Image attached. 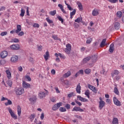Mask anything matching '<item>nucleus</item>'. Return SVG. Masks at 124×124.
I'll use <instances>...</instances> for the list:
<instances>
[{
  "label": "nucleus",
  "instance_id": "f257e3e1",
  "mask_svg": "<svg viewBox=\"0 0 124 124\" xmlns=\"http://www.w3.org/2000/svg\"><path fill=\"white\" fill-rule=\"evenodd\" d=\"M45 91H46L45 92L41 91L39 93L38 96L40 99H42V98H44V97H46V95H48V94L49 93L48 91L45 89Z\"/></svg>",
  "mask_w": 124,
  "mask_h": 124
},
{
  "label": "nucleus",
  "instance_id": "f03ea898",
  "mask_svg": "<svg viewBox=\"0 0 124 124\" xmlns=\"http://www.w3.org/2000/svg\"><path fill=\"white\" fill-rule=\"evenodd\" d=\"M16 93L17 95H22L25 93L24 89L22 87L16 88L15 90Z\"/></svg>",
  "mask_w": 124,
  "mask_h": 124
},
{
  "label": "nucleus",
  "instance_id": "7ed1b4c3",
  "mask_svg": "<svg viewBox=\"0 0 124 124\" xmlns=\"http://www.w3.org/2000/svg\"><path fill=\"white\" fill-rule=\"evenodd\" d=\"M7 109L12 118H13V119H14V120H17V119H18V117H17V115L15 114V113H14V111H13L11 108L9 107L7 108Z\"/></svg>",
  "mask_w": 124,
  "mask_h": 124
},
{
  "label": "nucleus",
  "instance_id": "20e7f679",
  "mask_svg": "<svg viewBox=\"0 0 124 124\" xmlns=\"http://www.w3.org/2000/svg\"><path fill=\"white\" fill-rule=\"evenodd\" d=\"M20 48L21 47L20 46V45L17 44H13L10 46V49L13 51H17L18 50H20Z\"/></svg>",
  "mask_w": 124,
  "mask_h": 124
},
{
  "label": "nucleus",
  "instance_id": "39448f33",
  "mask_svg": "<svg viewBox=\"0 0 124 124\" xmlns=\"http://www.w3.org/2000/svg\"><path fill=\"white\" fill-rule=\"evenodd\" d=\"M62 105V103H58L57 104L53 106L52 109L53 111H57V110H58V109H59V108H60Z\"/></svg>",
  "mask_w": 124,
  "mask_h": 124
},
{
  "label": "nucleus",
  "instance_id": "423d86ee",
  "mask_svg": "<svg viewBox=\"0 0 124 124\" xmlns=\"http://www.w3.org/2000/svg\"><path fill=\"white\" fill-rule=\"evenodd\" d=\"M113 103L116 106H122V102L120 101L116 97H113Z\"/></svg>",
  "mask_w": 124,
  "mask_h": 124
},
{
  "label": "nucleus",
  "instance_id": "0eeeda50",
  "mask_svg": "<svg viewBox=\"0 0 124 124\" xmlns=\"http://www.w3.org/2000/svg\"><path fill=\"white\" fill-rule=\"evenodd\" d=\"M19 57L17 55H13L11 58L10 61L11 62H13V63H16L18 62V60Z\"/></svg>",
  "mask_w": 124,
  "mask_h": 124
},
{
  "label": "nucleus",
  "instance_id": "6e6552de",
  "mask_svg": "<svg viewBox=\"0 0 124 124\" xmlns=\"http://www.w3.org/2000/svg\"><path fill=\"white\" fill-rule=\"evenodd\" d=\"M66 48H65V52L68 55H69L71 51V45L70 44H68L66 45Z\"/></svg>",
  "mask_w": 124,
  "mask_h": 124
},
{
  "label": "nucleus",
  "instance_id": "1a4fd4ad",
  "mask_svg": "<svg viewBox=\"0 0 124 124\" xmlns=\"http://www.w3.org/2000/svg\"><path fill=\"white\" fill-rule=\"evenodd\" d=\"M22 87L24 89H30L31 88V84L23 81L22 82Z\"/></svg>",
  "mask_w": 124,
  "mask_h": 124
},
{
  "label": "nucleus",
  "instance_id": "9d476101",
  "mask_svg": "<svg viewBox=\"0 0 124 124\" xmlns=\"http://www.w3.org/2000/svg\"><path fill=\"white\" fill-rule=\"evenodd\" d=\"M92 14L93 16H98V15H99V10L97 8H94L92 11Z\"/></svg>",
  "mask_w": 124,
  "mask_h": 124
},
{
  "label": "nucleus",
  "instance_id": "9b49d317",
  "mask_svg": "<svg viewBox=\"0 0 124 124\" xmlns=\"http://www.w3.org/2000/svg\"><path fill=\"white\" fill-rule=\"evenodd\" d=\"M0 56L1 59H5L8 56V52L6 51H3L0 53Z\"/></svg>",
  "mask_w": 124,
  "mask_h": 124
},
{
  "label": "nucleus",
  "instance_id": "f8f14e48",
  "mask_svg": "<svg viewBox=\"0 0 124 124\" xmlns=\"http://www.w3.org/2000/svg\"><path fill=\"white\" fill-rule=\"evenodd\" d=\"M88 87L90 90L93 91V93H97V89H96V88H95L94 86L91 85V84H88Z\"/></svg>",
  "mask_w": 124,
  "mask_h": 124
},
{
  "label": "nucleus",
  "instance_id": "ddd939ff",
  "mask_svg": "<svg viewBox=\"0 0 124 124\" xmlns=\"http://www.w3.org/2000/svg\"><path fill=\"white\" fill-rule=\"evenodd\" d=\"M72 111V112H74V111H76V112H84V109L80 108V107H75Z\"/></svg>",
  "mask_w": 124,
  "mask_h": 124
},
{
  "label": "nucleus",
  "instance_id": "4468645a",
  "mask_svg": "<svg viewBox=\"0 0 124 124\" xmlns=\"http://www.w3.org/2000/svg\"><path fill=\"white\" fill-rule=\"evenodd\" d=\"M77 97L79 99V100H80V101H82V102H89V100L80 95H78Z\"/></svg>",
  "mask_w": 124,
  "mask_h": 124
},
{
  "label": "nucleus",
  "instance_id": "2eb2a0df",
  "mask_svg": "<svg viewBox=\"0 0 124 124\" xmlns=\"http://www.w3.org/2000/svg\"><path fill=\"white\" fill-rule=\"evenodd\" d=\"M46 22L50 25V27L54 26V21L50 19L49 17L46 18Z\"/></svg>",
  "mask_w": 124,
  "mask_h": 124
},
{
  "label": "nucleus",
  "instance_id": "dca6fc26",
  "mask_svg": "<svg viewBox=\"0 0 124 124\" xmlns=\"http://www.w3.org/2000/svg\"><path fill=\"white\" fill-rule=\"evenodd\" d=\"M119 74H120V72L117 70H114L112 71V73H111V75L112 78H113V77H115V76L117 75H119Z\"/></svg>",
  "mask_w": 124,
  "mask_h": 124
},
{
  "label": "nucleus",
  "instance_id": "f3484780",
  "mask_svg": "<svg viewBox=\"0 0 124 124\" xmlns=\"http://www.w3.org/2000/svg\"><path fill=\"white\" fill-rule=\"evenodd\" d=\"M104 106H105V102L102 101L99 102V108L100 110L103 109Z\"/></svg>",
  "mask_w": 124,
  "mask_h": 124
},
{
  "label": "nucleus",
  "instance_id": "a211bd4d",
  "mask_svg": "<svg viewBox=\"0 0 124 124\" xmlns=\"http://www.w3.org/2000/svg\"><path fill=\"white\" fill-rule=\"evenodd\" d=\"M17 115L18 117H20L21 116V113H22V108L21 106L18 105L17 107Z\"/></svg>",
  "mask_w": 124,
  "mask_h": 124
},
{
  "label": "nucleus",
  "instance_id": "6ab92c4d",
  "mask_svg": "<svg viewBox=\"0 0 124 124\" xmlns=\"http://www.w3.org/2000/svg\"><path fill=\"white\" fill-rule=\"evenodd\" d=\"M5 72L8 79H11L12 76H11V72H10V71L9 69H8L6 70Z\"/></svg>",
  "mask_w": 124,
  "mask_h": 124
},
{
  "label": "nucleus",
  "instance_id": "aec40b11",
  "mask_svg": "<svg viewBox=\"0 0 124 124\" xmlns=\"http://www.w3.org/2000/svg\"><path fill=\"white\" fill-rule=\"evenodd\" d=\"M44 58L45 61H48L49 58H50V54H49V51H46L45 55H44Z\"/></svg>",
  "mask_w": 124,
  "mask_h": 124
},
{
  "label": "nucleus",
  "instance_id": "412c9836",
  "mask_svg": "<svg viewBox=\"0 0 124 124\" xmlns=\"http://www.w3.org/2000/svg\"><path fill=\"white\" fill-rule=\"evenodd\" d=\"M22 31V28H21V25H16V30L15 31L16 33H19L20 31Z\"/></svg>",
  "mask_w": 124,
  "mask_h": 124
},
{
  "label": "nucleus",
  "instance_id": "4be33fe9",
  "mask_svg": "<svg viewBox=\"0 0 124 124\" xmlns=\"http://www.w3.org/2000/svg\"><path fill=\"white\" fill-rule=\"evenodd\" d=\"M90 60H91V57L88 56L84 58L82 61V63H87V62H88Z\"/></svg>",
  "mask_w": 124,
  "mask_h": 124
},
{
  "label": "nucleus",
  "instance_id": "5701e85b",
  "mask_svg": "<svg viewBox=\"0 0 124 124\" xmlns=\"http://www.w3.org/2000/svg\"><path fill=\"white\" fill-rule=\"evenodd\" d=\"M107 41V39H103V40L102 41V42L100 45V47H101L102 48L104 47V46H105V45L106 44Z\"/></svg>",
  "mask_w": 124,
  "mask_h": 124
},
{
  "label": "nucleus",
  "instance_id": "b1692460",
  "mask_svg": "<svg viewBox=\"0 0 124 124\" xmlns=\"http://www.w3.org/2000/svg\"><path fill=\"white\" fill-rule=\"evenodd\" d=\"M77 4L79 8V10H80V11H83V6L82 5L81 2H80L79 1H77Z\"/></svg>",
  "mask_w": 124,
  "mask_h": 124
},
{
  "label": "nucleus",
  "instance_id": "393cba45",
  "mask_svg": "<svg viewBox=\"0 0 124 124\" xmlns=\"http://www.w3.org/2000/svg\"><path fill=\"white\" fill-rule=\"evenodd\" d=\"M58 7L60 8L62 13H63L64 14H66V12H65V11L64 10V9H63V6H62V5L61 4H59Z\"/></svg>",
  "mask_w": 124,
  "mask_h": 124
},
{
  "label": "nucleus",
  "instance_id": "a878e982",
  "mask_svg": "<svg viewBox=\"0 0 124 124\" xmlns=\"http://www.w3.org/2000/svg\"><path fill=\"white\" fill-rule=\"evenodd\" d=\"M76 92L78 93H81V86L80 83H78L76 88Z\"/></svg>",
  "mask_w": 124,
  "mask_h": 124
},
{
  "label": "nucleus",
  "instance_id": "bb28decb",
  "mask_svg": "<svg viewBox=\"0 0 124 124\" xmlns=\"http://www.w3.org/2000/svg\"><path fill=\"white\" fill-rule=\"evenodd\" d=\"M115 48H114V44L112 43L109 46V52L110 53H113Z\"/></svg>",
  "mask_w": 124,
  "mask_h": 124
},
{
  "label": "nucleus",
  "instance_id": "cd10ccee",
  "mask_svg": "<svg viewBox=\"0 0 124 124\" xmlns=\"http://www.w3.org/2000/svg\"><path fill=\"white\" fill-rule=\"evenodd\" d=\"M114 93H115V94H117V95H119V94H120V92H119V89H118V87H117V85L115 86L114 89Z\"/></svg>",
  "mask_w": 124,
  "mask_h": 124
},
{
  "label": "nucleus",
  "instance_id": "c85d7f7f",
  "mask_svg": "<svg viewBox=\"0 0 124 124\" xmlns=\"http://www.w3.org/2000/svg\"><path fill=\"white\" fill-rule=\"evenodd\" d=\"M29 101H31V102H35L36 101V96H32L31 97L29 98Z\"/></svg>",
  "mask_w": 124,
  "mask_h": 124
},
{
  "label": "nucleus",
  "instance_id": "c756f323",
  "mask_svg": "<svg viewBox=\"0 0 124 124\" xmlns=\"http://www.w3.org/2000/svg\"><path fill=\"white\" fill-rule=\"evenodd\" d=\"M80 74H84V71L83 70H80L78 71L75 75V77H78Z\"/></svg>",
  "mask_w": 124,
  "mask_h": 124
},
{
  "label": "nucleus",
  "instance_id": "7c9ffc66",
  "mask_svg": "<svg viewBox=\"0 0 124 124\" xmlns=\"http://www.w3.org/2000/svg\"><path fill=\"white\" fill-rule=\"evenodd\" d=\"M112 124H119V120L117 118H114L113 119L112 122Z\"/></svg>",
  "mask_w": 124,
  "mask_h": 124
},
{
  "label": "nucleus",
  "instance_id": "2f4dec72",
  "mask_svg": "<svg viewBox=\"0 0 124 124\" xmlns=\"http://www.w3.org/2000/svg\"><path fill=\"white\" fill-rule=\"evenodd\" d=\"M120 23L118 22H115L114 23V28L115 29V30H119V29H120Z\"/></svg>",
  "mask_w": 124,
  "mask_h": 124
},
{
  "label": "nucleus",
  "instance_id": "473e14b6",
  "mask_svg": "<svg viewBox=\"0 0 124 124\" xmlns=\"http://www.w3.org/2000/svg\"><path fill=\"white\" fill-rule=\"evenodd\" d=\"M70 75H71V73L70 71H68L67 73L63 75V77H64V78H67V77H69Z\"/></svg>",
  "mask_w": 124,
  "mask_h": 124
},
{
  "label": "nucleus",
  "instance_id": "72a5a7b5",
  "mask_svg": "<svg viewBox=\"0 0 124 124\" xmlns=\"http://www.w3.org/2000/svg\"><path fill=\"white\" fill-rule=\"evenodd\" d=\"M76 14V10H74L72 12L70 13V18L72 19L73 16Z\"/></svg>",
  "mask_w": 124,
  "mask_h": 124
},
{
  "label": "nucleus",
  "instance_id": "f704fd0d",
  "mask_svg": "<svg viewBox=\"0 0 124 124\" xmlns=\"http://www.w3.org/2000/svg\"><path fill=\"white\" fill-rule=\"evenodd\" d=\"M25 12H26V11H25V10H24L23 8H22L21 10V13L20 14V16L21 17H24V16H25Z\"/></svg>",
  "mask_w": 124,
  "mask_h": 124
},
{
  "label": "nucleus",
  "instance_id": "c9c22d12",
  "mask_svg": "<svg viewBox=\"0 0 124 124\" xmlns=\"http://www.w3.org/2000/svg\"><path fill=\"white\" fill-rule=\"evenodd\" d=\"M92 61L93 62H95L97 61V56L94 55L92 57Z\"/></svg>",
  "mask_w": 124,
  "mask_h": 124
},
{
  "label": "nucleus",
  "instance_id": "e433bc0d",
  "mask_svg": "<svg viewBox=\"0 0 124 124\" xmlns=\"http://www.w3.org/2000/svg\"><path fill=\"white\" fill-rule=\"evenodd\" d=\"M123 16V13L121 11H118L117 12V16L118 18H122V16Z\"/></svg>",
  "mask_w": 124,
  "mask_h": 124
},
{
  "label": "nucleus",
  "instance_id": "4c0bfd02",
  "mask_svg": "<svg viewBox=\"0 0 124 124\" xmlns=\"http://www.w3.org/2000/svg\"><path fill=\"white\" fill-rule=\"evenodd\" d=\"M84 94L87 96L88 98H90V91L89 90H86L84 93Z\"/></svg>",
  "mask_w": 124,
  "mask_h": 124
},
{
  "label": "nucleus",
  "instance_id": "58836bf2",
  "mask_svg": "<svg viewBox=\"0 0 124 124\" xmlns=\"http://www.w3.org/2000/svg\"><path fill=\"white\" fill-rule=\"evenodd\" d=\"M82 21H83L82 17H78L75 20V22H76V23H81Z\"/></svg>",
  "mask_w": 124,
  "mask_h": 124
},
{
  "label": "nucleus",
  "instance_id": "ea45409f",
  "mask_svg": "<svg viewBox=\"0 0 124 124\" xmlns=\"http://www.w3.org/2000/svg\"><path fill=\"white\" fill-rule=\"evenodd\" d=\"M7 100V102L5 103V106H7L8 105H11V104H12V101H11V100Z\"/></svg>",
  "mask_w": 124,
  "mask_h": 124
},
{
  "label": "nucleus",
  "instance_id": "a19ab883",
  "mask_svg": "<svg viewBox=\"0 0 124 124\" xmlns=\"http://www.w3.org/2000/svg\"><path fill=\"white\" fill-rule=\"evenodd\" d=\"M35 118V114H31V116H30V117L31 121L32 122V121H33V120H34Z\"/></svg>",
  "mask_w": 124,
  "mask_h": 124
},
{
  "label": "nucleus",
  "instance_id": "79ce46f5",
  "mask_svg": "<svg viewBox=\"0 0 124 124\" xmlns=\"http://www.w3.org/2000/svg\"><path fill=\"white\" fill-rule=\"evenodd\" d=\"M72 96H75V93L74 92H72L69 94H68V97L70 98V97H72Z\"/></svg>",
  "mask_w": 124,
  "mask_h": 124
},
{
  "label": "nucleus",
  "instance_id": "37998d69",
  "mask_svg": "<svg viewBox=\"0 0 124 124\" xmlns=\"http://www.w3.org/2000/svg\"><path fill=\"white\" fill-rule=\"evenodd\" d=\"M59 111L60 112H66V108L63 107H61L59 108Z\"/></svg>",
  "mask_w": 124,
  "mask_h": 124
},
{
  "label": "nucleus",
  "instance_id": "c03bdc74",
  "mask_svg": "<svg viewBox=\"0 0 124 124\" xmlns=\"http://www.w3.org/2000/svg\"><path fill=\"white\" fill-rule=\"evenodd\" d=\"M59 57H60V58H61V59H63V60H65V59H66L65 56H64V54L59 53Z\"/></svg>",
  "mask_w": 124,
  "mask_h": 124
},
{
  "label": "nucleus",
  "instance_id": "a18cd8bd",
  "mask_svg": "<svg viewBox=\"0 0 124 124\" xmlns=\"http://www.w3.org/2000/svg\"><path fill=\"white\" fill-rule=\"evenodd\" d=\"M85 73H86V74H90V73H91V72H92V70L90 69H86L85 71H84Z\"/></svg>",
  "mask_w": 124,
  "mask_h": 124
},
{
  "label": "nucleus",
  "instance_id": "49530a36",
  "mask_svg": "<svg viewBox=\"0 0 124 124\" xmlns=\"http://www.w3.org/2000/svg\"><path fill=\"white\" fill-rule=\"evenodd\" d=\"M56 10H54L53 11L49 12L50 15H51V16H55L56 15Z\"/></svg>",
  "mask_w": 124,
  "mask_h": 124
},
{
  "label": "nucleus",
  "instance_id": "de8ad7c7",
  "mask_svg": "<svg viewBox=\"0 0 124 124\" xmlns=\"http://www.w3.org/2000/svg\"><path fill=\"white\" fill-rule=\"evenodd\" d=\"M57 18L58 20H59V21H60L62 24L63 23V19H62V16H57Z\"/></svg>",
  "mask_w": 124,
  "mask_h": 124
},
{
  "label": "nucleus",
  "instance_id": "09e8293b",
  "mask_svg": "<svg viewBox=\"0 0 124 124\" xmlns=\"http://www.w3.org/2000/svg\"><path fill=\"white\" fill-rule=\"evenodd\" d=\"M24 78L25 79H27L28 81H29L31 82V77H30V76H24Z\"/></svg>",
  "mask_w": 124,
  "mask_h": 124
},
{
  "label": "nucleus",
  "instance_id": "8fccbe9b",
  "mask_svg": "<svg viewBox=\"0 0 124 124\" xmlns=\"http://www.w3.org/2000/svg\"><path fill=\"white\" fill-rule=\"evenodd\" d=\"M52 38H53V39H54V40H60V38H59V37H58V35H52Z\"/></svg>",
  "mask_w": 124,
  "mask_h": 124
},
{
  "label": "nucleus",
  "instance_id": "3c124183",
  "mask_svg": "<svg viewBox=\"0 0 124 124\" xmlns=\"http://www.w3.org/2000/svg\"><path fill=\"white\" fill-rule=\"evenodd\" d=\"M92 41H93V38H90V39H88L86 40V43L87 44H90L92 43Z\"/></svg>",
  "mask_w": 124,
  "mask_h": 124
},
{
  "label": "nucleus",
  "instance_id": "603ef678",
  "mask_svg": "<svg viewBox=\"0 0 124 124\" xmlns=\"http://www.w3.org/2000/svg\"><path fill=\"white\" fill-rule=\"evenodd\" d=\"M12 41L14 43H18V42H19V39H18L17 38H14L12 39Z\"/></svg>",
  "mask_w": 124,
  "mask_h": 124
},
{
  "label": "nucleus",
  "instance_id": "864d4df0",
  "mask_svg": "<svg viewBox=\"0 0 124 124\" xmlns=\"http://www.w3.org/2000/svg\"><path fill=\"white\" fill-rule=\"evenodd\" d=\"M7 84L9 86V87H12V81L11 80H8L7 81Z\"/></svg>",
  "mask_w": 124,
  "mask_h": 124
},
{
  "label": "nucleus",
  "instance_id": "5fc2aeb1",
  "mask_svg": "<svg viewBox=\"0 0 124 124\" xmlns=\"http://www.w3.org/2000/svg\"><path fill=\"white\" fill-rule=\"evenodd\" d=\"M16 34H17L19 36H23V35L24 34V31H21L18 32V33H16Z\"/></svg>",
  "mask_w": 124,
  "mask_h": 124
},
{
  "label": "nucleus",
  "instance_id": "6e6d98bb",
  "mask_svg": "<svg viewBox=\"0 0 124 124\" xmlns=\"http://www.w3.org/2000/svg\"><path fill=\"white\" fill-rule=\"evenodd\" d=\"M7 34V31H3L1 32L0 35L1 36H4Z\"/></svg>",
  "mask_w": 124,
  "mask_h": 124
},
{
  "label": "nucleus",
  "instance_id": "4d7b16f0",
  "mask_svg": "<svg viewBox=\"0 0 124 124\" xmlns=\"http://www.w3.org/2000/svg\"><path fill=\"white\" fill-rule=\"evenodd\" d=\"M108 1L111 3H116V2H118V0H108Z\"/></svg>",
  "mask_w": 124,
  "mask_h": 124
},
{
  "label": "nucleus",
  "instance_id": "13d9d810",
  "mask_svg": "<svg viewBox=\"0 0 124 124\" xmlns=\"http://www.w3.org/2000/svg\"><path fill=\"white\" fill-rule=\"evenodd\" d=\"M54 89L57 93H61V91H60V90H59V88L55 87Z\"/></svg>",
  "mask_w": 124,
  "mask_h": 124
},
{
  "label": "nucleus",
  "instance_id": "bf43d9fd",
  "mask_svg": "<svg viewBox=\"0 0 124 124\" xmlns=\"http://www.w3.org/2000/svg\"><path fill=\"white\" fill-rule=\"evenodd\" d=\"M67 8L69 9V10H70V11H72V10H73V9L70 6V5L67 4Z\"/></svg>",
  "mask_w": 124,
  "mask_h": 124
},
{
  "label": "nucleus",
  "instance_id": "052dcab7",
  "mask_svg": "<svg viewBox=\"0 0 124 124\" xmlns=\"http://www.w3.org/2000/svg\"><path fill=\"white\" fill-rule=\"evenodd\" d=\"M33 27H34V28H39V24H38V23H35Z\"/></svg>",
  "mask_w": 124,
  "mask_h": 124
},
{
  "label": "nucleus",
  "instance_id": "680f3d73",
  "mask_svg": "<svg viewBox=\"0 0 124 124\" xmlns=\"http://www.w3.org/2000/svg\"><path fill=\"white\" fill-rule=\"evenodd\" d=\"M6 8L4 6H1L0 8V11H3V10H5Z\"/></svg>",
  "mask_w": 124,
  "mask_h": 124
},
{
  "label": "nucleus",
  "instance_id": "e2e57ef3",
  "mask_svg": "<svg viewBox=\"0 0 124 124\" xmlns=\"http://www.w3.org/2000/svg\"><path fill=\"white\" fill-rule=\"evenodd\" d=\"M18 69L20 72H22L23 71V67L21 66L18 67Z\"/></svg>",
  "mask_w": 124,
  "mask_h": 124
},
{
  "label": "nucleus",
  "instance_id": "0e129e2a",
  "mask_svg": "<svg viewBox=\"0 0 124 124\" xmlns=\"http://www.w3.org/2000/svg\"><path fill=\"white\" fill-rule=\"evenodd\" d=\"M40 119L41 120H43V119H44V113H41V116H40Z\"/></svg>",
  "mask_w": 124,
  "mask_h": 124
},
{
  "label": "nucleus",
  "instance_id": "69168bd1",
  "mask_svg": "<svg viewBox=\"0 0 124 124\" xmlns=\"http://www.w3.org/2000/svg\"><path fill=\"white\" fill-rule=\"evenodd\" d=\"M50 100L51 101H52V102H56V98L55 97L51 98Z\"/></svg>",
  "mask_w": 124,
  "mask_h": 124
},
{
  "label": "nucleus",
  "instance_id": "338daca9",
  "mask_svg": "<svg viewBox=\"0 0 124 124\" xmlns=\"http://www.w3.org/2000/svg\"><path fill=\"white\" fill-rule=\"evenodd\" d=\"M38 51H42V46H38Z\"/></svg>",
  "mask_w": 124,
  "mask_h": 124
},
{
  "label": "nucleus",
  "instance_id": "774afa93",
  "mask_svg": "<svg viewBox=\"0 0 124 124\" xmlns=\"http://www.w3.org/2000/svg\"><path fill=\"white\" fill-rule=\"evenodd\" d=\"M65 108H66V109H70V105L66 104L65 105Z\"/></svg>",
  "mask_w": 124,
  "mask_h": 124
}]
</instances>
